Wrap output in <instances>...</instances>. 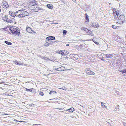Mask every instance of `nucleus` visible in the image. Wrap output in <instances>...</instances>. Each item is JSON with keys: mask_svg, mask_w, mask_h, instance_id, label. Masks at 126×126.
Here are the masks:
<instances>
[{"mask_svg": "<svg viewBox=\"0 0 126 126\" xmlns=\"http://www.w3.org/2000/svg\"><path fill=\"white\" fill-rule=\"evenodd\" d=\"M105 56L107 58H112L113 57V56L112 55H111V54H106L105 55Z\"/></svg>", "mask_w": 126, "mask_h": 126, "instance_id": "obj_18", "label": "nucleus"}, {"mask_svg": "<svg viewBox=\"0 0 126 126\" xmlns=\"http://www.w3.org/2000/svg\"><path fill=\"white\" fill-rule=\"evenodd\" d=\"M57 109L60 110L62 109Z\"/></svg>", "mask_w": 126, "mask_h": 126, "instance_id": "obj_45", "label": "nucleus"}, {"mask_svg": "<svg viewBox=\"0 0 126 126\" xmlns=\"http://www.w3.org/2000/svg\"><path fill=\"white\" fill-rule=\"evenodd\" d=\"M125 17L124 15H121L119 16L117 20V22L119 24L125 23Z\"/></svg>", "mask_w": 126, "mask_h": 126, "instance_id": "obj_2", "label": "nucleus"}, {"mask_svg": "<svg viewBox=\"0 0 126 126\" xmlns=\"http://www.w3.org/2000/svg\"><path fill=\"white\" fill-rule=\"evenodd\" d=\"M90 25V26L95 28H98L99 27V25L96 23H91Z\"/></svg>", "mask_w": 126, "mask_h": 126, "instance_id": "obj_8", "label": "nucleus"}, {"mask_svg": "<svg viewBox=\"0 0 126 126\" xmlns=\"http://www.w3.org/2000/svg\"><path fill=\"white\" fill-rule=\"evenodd\" d=\"M116 10V9H114L113 10L114 18L115 19H117L118 16H119V14L118 11L117 10Z\"/></svg>", "mask_w": 126, "mask_h": 126, "instance_id": "obj_3", "label": "nucleus"}, {"mask_svg": "<svg viewBox=\"0 0 126 126\" xmlns=\"http://www.w3.org/2000/svg\"><path fill=\"white\" fill-rule=\"evenodd\" d=\"M34 90V89L33 88H32L31 89H28L26 88L25 89V91L27 92H33L32 91H33Z\"/></svg>", "mask_w": 126, "mask_h": 126, "instance_id": "obj_15", "label": "nucleus"}, {"mask_svg": "<svg viewBox=\"0 0 126 126\" xmlns=\"http://www.w3.org/2000/svg\"><path fill=\"white\" fill-rule=\"evenodd\" d=\"M58 71H63L64 70V69H62V67H59L58 68Z\"/></svg>", "mask_w": 126, "mask_h": 126, "instance_id": "obj_31", "label": "nucleus"}, {"mask_svg": "<svg viewBox=\"0 0 126 126\" xmlns=\"http://www.w3.org/2000/svg\"><path fill=\"white\" fill-rule=\"evenodd\" d=\"M13 62L16 64L18 65H22V63H18L17 61H14Z\"/></svg>", "mask_w": 126, "mask_h": 126, "instance_id": "obj_20", "label": "nucleus"}, {"mask_svg": "<svg viewBox=\"0 0 126 126\" xmlns=\"http://www.w3.org/2000/svg\"><path fill=\"white\" fill-rule=\"evenodd\" d=\"M85 71L87 74L89 75H94L95 74L94 72L91 70H88V69H85Z\"/></svg>", "mask_w": 126, "mask_h": 126, "instance_id": "obj_6", "label": "nucleus"}, {"mask_svg": "<svg viewBox=\"0 0 126 126\" xmlns=\"http://www.w3.org/2000/svg\"><path fill=\"white\" fill-rule=\"evenodd\" d=\"M38 125V124H33V126L34 125Z\"/></svg>", "mask_w": 126, "mask_h": 126, "instance_id": "obj_42", "label": "nucleus"}, {"mask_svg": "<svg viewBox=\"0 0 126 126\" xmlns=\"http://www.w3.org/2000/svg\"><path fill=\"white\" fill-rule=\"evenodd\" d=\"M16 122H19L20 121H17V120H16Z\"/></svg>", "mask_w": 126, "mask_h": 126, "instance_id": "obj_46", "label": "nucleus"}, {"mask_svg": "<svg viewBox=\"0 0 126 126\" xmlns=\"http://www.w3.org/2000/svg\"><path fill=\"white\" fill-rule=\"evenodd\" d=\"M32 3L34 5H36L37 4V2L36 1H35V0H33L32 1Z\"/></svg>", "mask_w": 126, "mask_h": 126, "instance_id": "obj_24", "label": "nucleus"}, {"mask_svg": "<svg viewBox=\"0 0 126 126\" xmlns=\"http://www.w3.org/2000/svg\"><path fill=\"white\" fill-rule=\"evenodd\" d=\"M3 6L4 8H7L9 7L8 4L6 2H5L3 3Z\"/></svg>", "mask_w": 126, "mask_h": 126, "instance_id": "obj_10", "label": "nucleus"}, {"mask_svg": "<svg viewBox=\"0 0 126 126\" xmlns=\"http://www.w3.org/2000/svg\"><path fill=\"white\" fill-rule=\"evenodd\" d=\"M48 41L49 42V45H51L54 44V41L52 40H48Z\"/></svg>", "mask_w": 126, "mask_h": 126, "instance_id": "obj_22", "label": "nucleus"}, {"mask_svg": "<svg viewBox=\"0 0 126 126\" xmlns=\"http://www.w3.org/2000/svg\"><path fill=\"white\" fill-rule=\"evenodd\" d=\"M60 1H61L62 2H64V0H60Z\"/></svg>", "mask_w": 126, "mask_h": 126, "instance_id": "obj_37", "label": "nucleus"}, {"mask_svg": "<svg viewBox=\"0 0 126 126\" xmlns=\"http://www.w3.org/2000/svg\"><path fill=\"white\" fill-rule=\"evenodd\" d=\"M9 15L12 16V17H14L15 16V14L14 13H13L12 11H9Z\"/></svg>", "mask_w": 126, "mask_h": 126, "instance_id": "obj_16", "label": "nucleus"}, {"mask_svg": "<svg viewBox=\"0 0 126 126\" xmlns=\"http://www.w3.org/2000/svg\"><path fill=\"white\" fill-rule=\"evenodd\" d=\"M94 39H92V41L94 42L96 44H97V45H98L99 44V42H96L94 40Z\"/></svg>", "mask_w": 126, "mask_h": 126, "instance_id": "obj_30", "label": "nucleus"}, {"mask_svg": "<svg viewBox=\"0 0 126 126\" xmlns=\"http://www.w3.org/2000/svg\"><path fill=\"white\" fill-rule=\"evenodd\" d=\"M4 83V82H1V83Z\"/></svg>", "mask_w": 126, "mask_h": 126, "instance_id": "obj_47", "label": "nucleus"}, {"mask_svg": "<svg viewBox=\"0 0 126 126\" xmlns=\"http://www.w3.org/2000/svg\"><path fill=\"white\" fill-rule=\"evenodd\" d=\"M72 117L73 118H75V116H72Z\"/></svg>", "mask_w": 126, "mask_h": 126, "instance_id": "obj_41", "label": "nucleus"}, {"mask_svg": "<svg viewBox=\"0 0 126 126\" xmlns=\"http://www.w3.org/2000/svg\"><path fill=\"white\" fill-rule=\"evenodd\" d=\"M55 24H58V23H55Z\"/></svg>", "mask_w": 126, "mask_h": 126, "instance_id": "obj_48", "label": "nucleus"}, {"mask_svg": "<svg viewBox=\"0 0 126 126\" xmlns=\"http://www.w3.org/2000/svg\"><path fill=\"white\" fill-rule=\"evenodd\" d=\"M56 98H54V99H52V100L54 99L55 100H56Z\"/></svg>", "mask_w": 126, "mask_h": 126, "instance_id": "obj_43", "label": "nucleus"}, {"mask_svg": "<svg viewBox=\"0 0 126 126\" xmlns=\"http://www.w3.org/2000/svg\"><path fill=\"white\" fill-rule=\"evenodd\" d=\"M26 31L29 33H35L34 32L32 29L31 28L28 27H26Z\"/></svg>", "mask_w": 126, "mask_h": 126, "instance_id": "obj_7", "label": "nucleus"}, {"mask_svg": "<svg viewBox=\"0 0 126 126\" xmlns=\"http://www.w3.org/2000/svg\"><path fill=\"white\" fill-rule=\"evenodd\" d=\"M120 72H122V74L125 73H126V69H125L122 70L121 68H119L118 70Z\"/></svg>", "mask_w": 126, "mask_h": 126, "instance_id": "obj_12", "label": "nucleus"}, {"mask_svg": "<svg viewBox=\"0 0 126 126\" xmlns=\"http://www.w3.org/2000/svg\"><path fill=\"white\" fill-rule=\"evenodd\" d=\"M104 104V103L103 102H101V105L102 107L103 108H106V106Z\"/></svg>", "mask_w": 126, "mask_h": 126, "instance_id": "obj_23", "label": "nucleus"}, {"mask_svg": "<svg viewBox=\"0 0 126 126\" xmlns=\"http://www.w3.org/2000/svg\"><path fill=\"white\" fill-rule=\"evenodd\" d=\"M39 94L41 96H43L44 95V94L42 92H40L39 93Z\"/></svg>", "mask_w": 126, "mask_h": 126, "instance_id": "obj_33", "label": "nucleus"}, {"mask_svg": "<svg viewBox=\"0 0 126 126\" xmlns=\"http://www.w3.org/2000/svg\"><path fill=\"white\" fill-rule=\"evenodd\" d=\"M112 27L114 29H116V28H117L116 26H114V25L112 26Z\"/></svg>", "mask_w": 126, "mask_h": 126, "instance_id": "obj_34", "label": "nucleus"}, {"mask_svg": "<svg viewBox=\"0 0 126 126\" xmlns=\"http://www.w3.org/2000/svg\"><path fill=\"white\" fill-rule=\"evenodd\" d=\"M66 112H66H65V113H66V112Z\"/></svg>", "mask_w": 126, "mask_h": 126, "instance_id": "obj_51", "label": "nucleus"}, {"mask_svg": "<svg viewBox=\"0 0 126 126\" xmlns=\"http://www.w3.org/2000/svg\"><path fill=\"white\" fill-rule=\"evenodd\" d=\"M85 15L86 16L85 19L86 20V22H88L89 21V16L87 15V14H85Z\"/></svg>", "mask_w": 126, "mask_h": 126, "instance_id": "obj_17", "label": "nucleus"}, {"mask_svg": "<svg viewBox=\"0 0 126 126\" xmlns=\"http://www.w3.org/2000/svg\"><path fill=\"white\" fill-rule=\"evenodd\" d=\"M111 3H110V4H111Z\"/></svg>", "mask_w": 126, "mask_h": 126, "instance_id": "obj_50", "label": "nucleus"}, {"mask_svg": "<svg viewBox=\"0 0 126 126\" xmlns=\"http://www.w3.org/2000/svg\"><path fill=\"white\" fill-rule=\"evenodd\" d=\"M58 68H55V70L58 71Z\"/></svg>", "mask_w": 126, "mask_h": 126, "instance_id": "obj_36", "label": "nucleus"}, {"mask_svg": "<svg viewBox=\"0 0 126 126\" xmlns=\"http://www.w3.org/2000/svg\"><path fill=\"white\" fill-rule=\"evenodd\" d=\"M12 34L14 35H19L20 33V30L19 28L15 26H13L10 28Z\"/></svg>", "mask_w": 126, "mask_h": 126, "instance_id": "obj_1", "label": "nucleus"}, {"mask_svg": "<svg viewBox=\"0 0 126 126\" xmlns=\"http://www.w3.org/2000/svg\"><path fill=\"white\" fill-rule=\"evenodd\" d=\"M47 8L50 9H52L53 8L52 5L51 4H48L47 5Z\"/></svg>", "mask_w": 126, "mask_h": 126, "instance_id": "obj_19", "label": "nucleus"}, {"mask_svg": "<svg viewBox=\"0 0 126 126\" xmlns=\"http://www.w3.org/2000/svg\"><path fill=\"white\" fill-rule=\"evenodd\" d=\"M58 42H59V41H55L54 42V44H55V43H57Z\"/></svg>", "mask_w": 126, "mask_h": 126, "instance_id": "obj_35", "label": "nucleus"}, {"mask_svg": "<svg viewBox=\"0 0 126 126\" xmlns=\"http://www.w3.org/2000/svg\"><path fill=\"white\" fill-rule=\"evenodd\" d=\"M101 60H103L102 59Z\"/></svg>", "mask_w": 126, "mask_h": 126, "instance_id": "obj_52", "label": "nucleus"}, {"mask_svg": "<svg viewBox=\"0 0 126 126\" xmlns=\"http://www.w3.org/2000/svg\"><path fill=\"white\" fill-rule=\"evenodd\" d=\"M67 110L69 112H72L74 111V109L73 108H71Z\"/></svg>", "mask_w": 126, "mask_h": 126, "instance_id": "obj_14", "label": "nucleus"}, {"mask_svg": "<svg viewBox=\"0 0 126 126\" xmlns=\"http://www.w3.org/2000/svg\"><path fill=\"white\" fill-rule=\"evenodd\" d=\"M74 2H75L76 1V0H72Z\"/></svg>", "mask_w": 126, "mask_h": 126, "instance_id": "obj_39", "label": "nucleus"}, {"mask_svg": "<svg viewBox=\"0 0 126 126\" xmlns=\"http://www.w3.org/2000/svg\"><path fill=\"white\" fill-rule=\"evenodd\" d=\"M55 38L54 37L52 36H50L47 37L46 39L48 40H54Z\"/></svg>", "mask_w": 126, "mask_h": 126, "instance_id": "obj_11", "label": "nucleus"}, {"mask_svg": "<svg viewBox=\"0 0 126 126\" xmlns=\"http://www.w3.org/2000/svg\"><path fill=\"white\" fill-rule=\"evenodd\" d=\"M63 32L64 34H65L66 33L67 31L66 30H64L63 31Z\"/></svg>", "mask_w": 126, "mask_h": 126, "instance_id": "obj_32", "label": "nucleus"}, {"mask_svg": "<svg viewBox=\"0 0 126 126\" xmlns=\"http://www.w3.org/2000/svg\"><path fill=\"white\" fill-rule=\"evenodd\" d=\"M66 46H69V44H66Z\"/></svg>", "mask_w": 126, "mask_h": 126, "instance_id": "obj_44", "label": "nucleus"}, {"mask_svg": "<svg viewBox=\"0 0 126 126\" xmlns=\"http://www.w3.org/2000/svg\"><path fill=\"white\" fill-rule=\"evenodd\" d=\"M4 42L5 43L9 45H11L12 44V43L11 42H9L7 41H5Z\"/></svg>", "mask_w": 126, "mask_h": 126, "instance_id": "obj_25", "label": "nucleus"}, {"mask_svg": "<svg viewBox=\"0 0 126 126\" xmlns=\"http://www.w3.org/2000/svg\"><path fill=\"white\" fill-rule=\"evenodd\" d=\"M7 16L5 15V16H4V17H2V19L4 21H6V20H7Z\"/></svg>", "mask_w": 126, "mask_h": 126, "instance_id": "obj_21", "label": "nucleus"}, {"mask_svg": "<svg viewBox=\"0 0 126 126\" xmlns=\"http://www.w3.org/2000/svg\"><path fill=\"white\" fill-rule=\"evenodd\" d=\"M70 58L73 59H78L79 58V56L77 54H70Z\"/></svg>", "mask_w": 126, "mask_h": 126, "instance_id": "obj_5", "label": "nucleus"}, {"mask_svg": "<svg viewBox=\"0 0 126 126\" xmlns=\"http://www.w3.org/2000/svg\"><path fill=\"white\" fill-rule=\"evenodd\" d=\"M124 126H126V124L124 123Z\"/></svg>", "mask_w": 126, "mask_h": 126, "instance_id": "obj_38", "label": "nucleus"}, {"mask_svg": "<svg viewBox=\"0 0 126 126\" xmlns=\"http://www.w3.org/2000/svg\"><path fill=\"white\" fill-rule=\"evenodd\" d=\"M6 21L8 22L11 23L12 21L10 19L8 18H7Z\"/></svg>", "mask_w": 126, "mask_h": 126, "instance_id": "obj_27", "label": "nucleus"}, {"mask_svg": "<svg viewBox=\"0 0 126 126\" xmlns=\"http://www.w3.org/2000/svg\"><path fill=\"white\" fill-rule=\"evenodd\" d=\"M22 10H19L18 11L16 12L15 14V16H16L18 17H19V15L21 13V11H22Z\"/></svg>", "mask_w": 126, "mask_h": 126, "instance_id": "obj_9", "label": "nucleus"}, {"mask_svg": "<svg viewBox=\"0 0 126 126\" xmlns=\"http://www.w3.org/2000/svg\"><path fill=\"white\" fill-rule=\"evenodd\" d=\"M49 45V42H47L45 44V46L46 47H48Z\"/></svg>", "mask_w": 126, "mask_h": 126, "instance_id": "obj_28", "label": "nucleus"}, {"mask_svg": "<svg viewBox=\"0 0 126 126\" xmlns=\"http://www.w3.org/2000/svg\"><path fill=\"white\" fill-rule=\"evenodd\" d=\"M1 9H0V12H1Z\"/></svg>", "mask_w": 126, "mask_h": 126, "instance_id": "obj_49", "label": "nucleus"}, {"mask_svg": "<svg viewBox=\"0 0 126 126\" xmlns=\"http://www.w3.org/2000/svg\"><path fill=\"white\" fill-rule=\"evenodd\" d=\"M67 53L66 51H63L61 52V53L62 55V56H65L66 55L68 54V53Z\"/></svg>", "mask_w": 126, "mask_h": 126, "instance_id": "obj_13", "label": "nucleus"}, {"mask_svg": "<svg viewBox=\"0 0 126 126\" xmlns=\"http://www.w3.org/2000/svg\"><path fill=\"white\" fill-rule=\"evenodd\" d=\"M81 30H84L86 32H87V31H88V30L86 28L83 27H82L81 28Z\"/></svg>", "mask_w": 126, "mask_h": 126, "instance_id": "obj_26", "label": "nucleus"}, {"mask_svg": "<svg viewBox=\"0 0 126 126\" xmlns=\"http://www.w3.org/2000/svg\"><path fill=\"white\" fill-rule=\"evenodd\" d=\"M29 106H32V104H30L29 105Z\"/></svg>", "mask_w": 126, "mask_h": 126, "instance_id": "obj_40", "label": "nucleus"}, {"mask_svg": "<svg viewBox=\"0 0 126 126\" xmlns=\"http://www.w3.org/2000/svg\"><path fill=\"white\" fill-rule=\"evenodd\" d=\"M52 93H53V94H56V92L54 91H50V92L49 93V94H51Z\"/></svg>", "mask_w": 126, "mask_h": 126, "instance_id": "obj_29", "label": "nucleus"}, {"mask_svg": "<svg viewBox=\"0 0 126 126\" xmlns=\"http://www.w3.org/2000/svg\"><path fill=\"white\" fill-rule=\"evenodd\" d=\"M21 13L20 15H19V18H20L21 17H22L25 16H27L29 15V13L27 12V11L22 10L21 11Z\"/></svg>", "mask_w": 126, "mask_h": 126, "instance_id": "obj_4", "label": "nucleus"}]
</instances>
